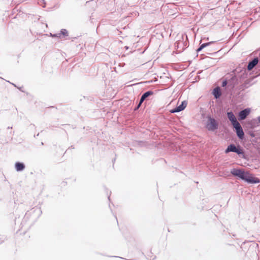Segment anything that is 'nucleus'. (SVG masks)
<instances>
[{
    "instance_id": "obj_27",
    "label": "nucleus",
    "mask_w": 260,
    "mask_h": 260,
    "mask_svg": "<svg viewBox=\"0 0 260 260\" xmlns=\"http://www.w3.org/2000/svg\"><path fill=\"white\" fill-rule=\"evenodd\" d=\"M125 47L126 49H128V47L127 46H125Z\"/></svg>"
},
{
    "instance_id": "obj_23",
    "label": "nucleus",
    "mask_w": 260,
    "mask_h": 260,
    "mask_svg": "<svg viewBox=\"0 0 260 260\" xmlns=\"http://www.w3.org/2000/svg\"><path fill=\"white\" fill-rule=\"evenodd\" d=\"M51 36L53 37H59V38H60V36L58 35V34H53V35L51 34Z\"/></svg>"
},
{
    "instance_id": "obj_6",
    "label": "nucleus",
    "mask_w": 260,
    "mask_h": 260,
    "mask_svg": "<svg viewBox=\"0 0 260 260\" xmlns=\"http://www.w3.org/2000/svg\"><path fill=\"white\" fill-rule=\"evenodd\" d=\"M252 80V78H249L246 80L243 83L238 87V89L242 91L249 88L253 84Z\"/></svg>"
},
{
    "instance_id": "obj_30",
    "label": "nucleus",
    "mask_w": 260,
    "mask_h": 260,
    "mask_svg": "<svg viewBox=\"0 0 260 260\" xmlns=\"http://www.w3.org/2000/svg\"><path fill=\"white\" fill-rule=\"evenodd\" d=\"M14 86H16V85H15L14 84H12Z\"/></svg>"
},
{
    "instance_id": "obj_29",
    "label": "nucleus",
    "mask_w": 260,
    "mask_h": 260,
    "mask_svg": "<svg viewBox=\"0 0 260 260\" xmlns=\"http://www.w3.org/2000/svg\"><path fill=\"white\" fill-rule=\"evenodd\" d=\"M108 200L110 201V195L108 196Z\"/></svg>"
},
{
    "instance_id": "obj_2",
    "label": "nucleus",
    "mask_w": 260,
    "mask_h": 260,
    "mask_svg": "<svg viewBox=\"0 0 260 260\" xmlns=\"http://www.w3.org/2000/svg\"><path fill=\"white\" fill-rule=\"evenodd\" d=\"M224 152L226 154L230 152H235L239 156L244 158H245V151L239 145L236 146L234 144H230L225 149Z\"/></svg>"
},
{
    "instance_id": "obj_11",
    "label": "nucleus",
    "mask_w": 260,
    "mask_h": 260,
    "mask_svg": "<svg viewBox=\"0 0 260 260\" xmlns=\"http://www.w3.org/2000/svg\"><path fill=\"white\" fill-rule=\"evenodd\" d=\"M25 168V164L22 162L17 161L15 164V169L17 172L23 171Z\"/></svg>"
},
{
    "instance_id": "obj_4",
    "label": "nucleus",
    "mask_w": 260,
    "mask_h": 260,
    "mask_svg": "<svg viewBox=\"0 0 260 260\" xmlns=\"http://www.w3.org/2000/svg\"><path fill=\"white\" fill-rule=\"evenodd\" d=\"M219 124L217 120L211 117H208V120L206 125V127L209 131L214 132L218 128Z\"/></svg>"
},
{
    "instance_id": "obj_18",
    "label": "nucleus",
    "mask_w": 260,
    "mask_h": 260,
    "mask_svg": "<svg viewBox=\"0 0 260 260\" xmlns=\"http://www.w3.org/2000/svg\"><path fill=\"white\" fill-rule=\"evenodd\" d=\"M227 85L229 87V82L227 81V80L225 79V80H223L222 82L221 86L223 87H224L226 86Z\"/></svg>"
},
{
    "instance_id": "obj_5",
    "label": "nucleus",
    "mask_w": 260,
    "mask_h": 260,
    "mask_svg": "<svg viewBox=\"0 0 260 260\" xmlns=\"http://www.w3.org/2000/svg\"><path fill=\"white\" fill-rule=\"evenodd\" d=\"M233 127L235 129V132L238 138L240 140H243L244 138V133L241 124L239 123V124L236 125Z\"/></svg>"
},
{
    "instance_id": "obj_22",
    "label": "nucleus",
    "mask_w": 260,
    "mask_h": 260,
    "mask_svg": "<svg viewBox=\"0 0 260 260\" xmlns=\"http://www.w3.org/2000/svg\"><path fill=\"white\" fill-rule=\"evenodd\" d=\"M249 134L252 138H254L255 136V135L253 132H249Z\"/></svg>"
},
{
    "instance_id": "obj_10",
    "label": "nucleus",
    "mask_w": 260,
    "mask_h": 260,
    "mask_svg": "<svg viewBox=\"0 0 260 260\" xmlns=\"http://www.w3.org/2000/svg\"><path fill=\"white\" fill-rule=\"evenodd\" d=\"M259 62V59L257 57L253 58L250 60L247 66L248 71H251L258 63Z\"/></svg>"
},
{
    "instance_id": "obj_21",
    "label": "nucleus",
    "mask_w": 260,
    "mask_h": 260,
    "mask_svg": "<svg viewBox=\"0 0 260 260\" xmlns=\"http://www.w3.org/2000/svg\"><path fill=\"white\" fill-rule=\"evenodd\" d=\"M41 2L43 3L42 7L45 8L46 7V3L45 2V0H41Z\"/></svg>"
},
{
    "instance_id": "obj_33",
    "label": "nucleus",
    "mask_w": 260,
    "mask_h": 260,
    "mask_svg": "<svg viewBox=\"0 0 260 260\" xmlns=\"http://www.w3.org/2000/svg\"><path fill=\"white\" fill-rule=\"evenodd\" d=\"M233 236L235 237V234H233Z\"/></svg>"
},
{
    "instance_id": "obj_19",
    "label": "nucleus",
    "mask_w": 260,
    "mask_h": 260,
    "mask_svg": "<svg viewBox=\"0 0 260 260\" xmlns=\"http://www.w3.org/2000/svg\"><path fill=\"white\" fill-rule=\"evenodd\" d=\"M142 104V103H141L139 101L138 104L135 107L134 111H136L138 110L140 108Z\"/></svg>"
},
{
    "instance_id": "obj_34",
    "label": "nucleus",
    "mask_w": 260,
    "mask_h": 260,
    "mask_svg": "<svg viewBox=\"0 0 260 260\" xmlns=\"http://www.w3.org/2000/svg\"><path fill=\"white\" fill-rule=\"evenodd\" d=\"M207 51H211L210 50H209V49H207Z\"/></svg>"
},
{
    "instance_id": "obj_12",
    "label": "nucleus",
    "mask_w": 260,
    "mask_h": 260,
    "mask_svg": "<svg viewBox=\"0 0 260 260\" xmlns=\"http://www.w3.org/2000/svg\"><path fill=\"white\" fill-rule=\"evenodd\" d=\"M153 92L151 90H148L145 92H144V93L142 94V95H141V98H140V102L141 103H143V102L147 98H148L149 96L153 95Z\"/></svg>"
},
{
    "instance_id": "obj_28",
    "label": "nucleus",
    "mask_w": 260,
    "mask_h": 260,
    "mask_svg": "<svg viewBox=\"0 0 260 260\" xmlns=\"http://www.w3.org/2000/svg\"><path fill=\"white\" fill-rule=\"evenodd\" d=\"M12 128V127H9V126L8 127V129H10V128Z\"/></svg>"
},
{
    "instance_id": "obj_14",
    "label": "nucleus",
    "mask_w": 260,
    "mask_h": 260,
    "mask_svg": "<svg viewBox=\"0 0 260 260\" xmlns=\"http://www.w3.org/2000/svg\"><path fill=\"white\" fill-rule=\"evenodd\" d=\"M229 87H230L231 89H233L236 83L237 82V77L235 76H233L229 81Z\"/></svg>"
},
{
    "instance_id": "obj_13",
    "label": "nucleus",
    "mask_w": 260,
    "mask_h": 260,
    "mask_svg": "<svg viewBox=\"0 0 260 260\" xmlns=\"http://www.w3.org/2000/svg\"><path fill=\"white\" fill-rule=\"evenodd\" d=\"M212 93L215 99H219L220 97V96L221 95V92L220 91V87H216L215 88H214L212 91Z\"/></svg>"
},
{
    "instance_id": "obj_24",
    "label": "nucleus",
    "mask_w": 260,
    "mask_h": 260,
    "mask_svg": "<svg viewBox=\"0 0 260 260\" xmlns=\"http://www.w3.org/2000/svg\"><path fill=\"white\" fill-rule=\"evenodd\" d=\"M203 49L200 48V47H199V48L196 50V52L197 53H199L200 51H201Z\"/></svg>"
},
{
    "instance_id": "obj_1",
    "label": "nucleus",
    "mask_w": 260,
    "mask_h": 260,
    "mask_svg": "<svg viewBox=\"0 0 260 260\" xmlns=\"http://www.w3.org/2000/svg\"><path fill=\"white\" fill-rule=\"evenodd\" d=\"M231 174L238 178L244 181L248 184H257L260 182L258 178L253 176L248 171H245L244 169L234 168L231 171Z\"/></svg>"
},
{
    "instance_id": "obj_31",
    "label": "nucleus",
    "mask_w": 260,
    "mask_h": 260,
    "mask_svg": "<svg viewBox=\"0 0 260 260\" xmlns=\"http://www.w3.org/2000/svg\"><path fill=\"white\" fill-rule=\"evenodd\" d=\"M115 159H114V160H112V161H115Z\"/></svg>"
},
{
    "instance_id": "obj_26",
    "label": "nucleus",
    "mask_w": 260,
    "mask_h": 260,
    "mask_svg": "<svg viewBox=\"0 0 260 260\" xmlns=\"http://www.w3.org/2000/svg\"><path fill=\"white\" fill-rule=\"evenodd\" d=\"M22 87H19V88H18V89H19L20 90H21V91L23 92V91L22 90Z\"/></svg>"
},
{
    "instance_id": "obj_17",
    "label": "nucleus",
    "mask_w": 260,
    "mask_h": 260,
    "mask_svg": "<svg viewBox=\"0 0 260 260\" xmlns=\"http://www.w3.org/2000/svg\"><path fill=\"white\" fill-rule=\"evenodd\" d=\"M58 35L60 36V38H61V36L66 37L69 35V34L68 30L66 29H61L60 31V32L58 33Z\"/></svg>"
},
{
    "instance_id": "obj_25",
    "label": "nucleus",
    "mask_w": 260,
    "mask_h": 260,
    "mask_svg": "<svg viewBox=\"0 0 260 260\" xmlns=\"http://www.w3.org/2000/svg\"><path fill=\"white\" fill-rule=\"evenodd\" d=\"M256 120L257 121V122H258V124H260V115L257 117Z\"/></svg>"
},
{
    "instance_id": "obj_16",
    "label": "nucleus",
    "mask_w": 260,
    "mask_h": 260,
    "mask_svg": "<svg viewBox=\"0 0 260 260\" xmlns=\"http://www.w3.org/2000/svg\"><path fill=\"white\" fill-rule=\"evenodd\" d=\"M215 43V42L211 41V42L203 43V44H200L199 47H200V48L203 49L206 48L207 47L211 45L214 44Z\"/></svg>"
},
{
    "instance_id": "obj_7",
    "label": "nucleus",
    "mask_w": 260,
    "mask_h": 260,
    "mask_svg": "<svg viewBox=\"0 0 260 260\" xmlns=\"http://www.w3.org/2000/svg\"><path fill=\"white\" fill-rule=\"evenodd\" d=\"M187 105V102L186 101H183L181 102V104L179 106H177L175 108L170 110L171 113H175L181 112L185 109Z\"/></svg>"
},
{
    "instance_id": "obj_3",
    "label": "nucleus",
    "mask_w": 260,
    "mask_h": 260,
    "mask_svg": "<svg viewBox=\"0 0 260 260\" xmlns=\"http://www.w3.org/2000/svg\"><path fill=\"white\" fill-rule=\"evenodd\" d=\"M42 211L40 207H35L32 208L30 211H27L24 215L23 220H26L30 216H32V219L36 220L42 214Z\"/></svg>"
},
{
    "instance_id": "obj_8",
    "label": "nucleus",
    "mask_w": 260,
    "mask_h": 260,
    "mask_svg": "<svg viewBox=\"0 0 260 260\" xmlns=\"http://www.w3.org/2000/svg\"><path fill=\"white\" fill-rule=\"evenodd\" d=\"M227 117H228L229 120L231 122L233 127L240 123L238 121L236 117H235V116L233 112H232V111L228 112H227Z\"/></svg>"
},
{
    "instance_id": "obj_20",
    "label": "nucleus",
    "mask_w": 260,
    "mask_h": 260,
    "mask_svg": "<svg viewBox=\"0 0 260 260\" xmlns=\"http://www.w3.org/2000/svg\"><path fill=\"white\" fill-rule=\"evenodd\" d=\"M184 43L183 42V41H180V42H176L175 45V46H176V44H177V46L178 47L179 45H182L183 44H184Z\"/></svg>"
},
{
    "instance_id": "obj_15",
    "label": "nucleus",
    "mask_w": 260,
    "mask_h": 260,
    "mask_svg": "<svg viewBox=\"0 0 260 260\" xmlns=\"http://www.w3.org/2000/svg\"><path fill=\"white\" fill-rule=\"evenodd\" d=\"M250 125V127L254 128L259 125L256 119H253L248 123Z\"/></svg>"
},
{
    "instance_id": "obj_9",
    "label": "nucleus",
    "mask_w": 260,
    "mask_h": 260,
    "mask_svg": "<svg viewBox=\"0 0 260 260\" xmlns=\"http://www.w3.org/2000/svg\"><path fill=\"white\" fill-rule=\"evenodd\" d=\"M250 112V109L248 108H245L239 112L238 118L239 120H244L247 116L249 114Z\"/></svg>"
},
{
    "instance_id": "obj_32",
    "label": "nucleus",
    "mask_w": 260,
    "mask_h": 260,
    "mask_svg": "<svg viewBox=\"0 0 260 260\" xmlns=\"http://www.w3.org/2000/svg\"><path fill=\"white\" fill-rule=\"evenodd\" d=\"M115 159H114V160H112V161H115Z\"/></svg>"
}]
</instances>
